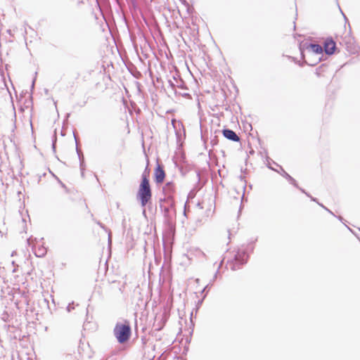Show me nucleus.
Segmentation results:
<instances>
[{
    "mask_svg": "<svg viewBox=\"0 0 360 360\" xmlns=\"http://www.w3.org/2000/svg\"><path fill=\"white\" fill-rule=\"evenodd\" d=\"M150 171L146 169L141 176V181L137 191V198L143 207H145L152 199V190L149 181Z\"/></svg>",
    "mask_w": 360,
    "mask_h": 360,
    "instance_id": "1",
    "label": "nucleus"
},
{
    "mask_svg": "<svg viewBox=\"0 0 360 360\" xmlns=\"http://www.w3.org/2000/svg\"><path fill=\"white\" fill-rule=\"evenodd\" d=\"M113 333L119 343L123 344L127 342L130 339L131 335L129 321L125 320L122 323H117Z\"/></svg>",
    "mask_w": 360,
    "mask_h": 360,
    "instance_id": "2",
    "label": "nucleus"
},
{
    "mask_svg": "<svg viewBox=\"0 0 360 360\" xmlns=\"http://www.w3.org/2000/svg\"><path fill=\"white\" fill-rule=\"evenodd\" d=\"M154 174L155 181L156 183L161 184L163 182L165 177V173L160 165H158V167L155 168Z\"/></svg>",
    "mask_w": 360,
    "mask_h": 360,
    "instance_id": "3",
    "label": "nucleus"
},
{
    "mask_svg": "<svg viewBox=\"0 0 360 360\" xmlns=\"http://www.w3.org/2000/svg\"><path fill=\"white\" fill-rule=\"evenodd\" d=\"M324 49L327 54H333L335 49V43L333 40H326Z\"/></svg>",
    "mask_w": 360,
    "mask_h": 360,
    "instance_id": "4",
    "label": "nucleus"
},
{
    "mask_svg": "<svg viewBox=\"0 0 360 360\" xmlns=\"http://www.w3.org/2000/svg\"><path fill=\"white\" fill-rule=\"evenodd\" d=\"M223 134L226 139H228L229 140H231L233 141H238L239 140V138L236 135V134L231 129H224Z\"/></svg>",
    "mask_w": 360,
    "mask_h": 360,
    "instance_id": "5",
    "label": "nucleus"
},
{
    "mask_svg": "<svg viewBox=\"0 0 360 360\" xmlns=\"http://www.w3.org/2000/svg\"><path fill=\"white\" fill-rule=\"evenodd\" d=\"M308 53L320 54L323 51L322 47L319 44H310L307 48Z\"/></svg>",
    "mask_w": 360,
    "mask_h": 360,
    "instance_id": "6",
    "label": "nucleus"
},
{
    "mask_svg": "<svg viewBox=\"0 0 360 360\" xmlns=\"http://www.w3.org/2000/svg\"><path fill=\"white\" fill-rule=\"evenodd\" d=\"M284 172V176L292 183V184L295 185V181L294 179H292L288 174L286 172Z\"/></svg>",
    "mask_w": 360,
    "mask_h": 360,
    "instance_id": "7",
    "label": "nucleus"
},
{
    "mask_svg": "<svg viewBox=\"0 0 360 360\" xmlns=\"http://www.w3.org/2000/svg\"><path fill=\"white\" fill-rule=\"evenodd\" d=\"M269 167L270 169H274V168H272V167H271V166H269Z\"/></svg>",
    "mask_w": 360,
    "mask_h": 360,
    "instance_id": "8",
    "label": "nucleus"
}]
</instances>
